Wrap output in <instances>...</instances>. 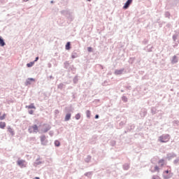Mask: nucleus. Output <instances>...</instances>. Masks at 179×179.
Returning a JSON list of instances; mask_svg holds the SVG:
<instances>
[{
	"label": "nucleus",
	"instance_id": "obj_13",
	"mask_svg": "<svg viewBox=\"0 0 179 179\" xmlns=\"http://www.w3.org/2000/svg\"><path fill=\"white\" fill-rule=\"evenodd\" d=\"M66 50H71V42H68L66 45Z\"/></svg>",
	"mask_w": 179,
	"mask_h": 179
},
{
	"label": "nucleus",
	"instance_id": "obj_6",
	"mask_svg": "<svg viewBox=\"0 0 179 179\" xmlns=\"http://www.w3.org/2000/svg\"><path fill=\"white\" fill-rule=\"evenodd\" d=\"M132 3V0H127V1L125 3L124 6H123V9H128L129 8V5Z\"/></svg>",
	"mask_w": 179,
	"mask_h": 179
},
{
	"label": "nucleus",
	"instance_id": "obj_11",
	"mask_svg": "<svg viewBox=\"0 0 179 179\" xmlns=\"http://www.w3.org/2000/svg\"><path fill=\"white\" fill-rule=\"evenodd\" d=\"M0 45L1 47H3L5 45V42L3 41V39H2V37L0 36Z\"/></svg>",
	"mask_w": 179,
	"mask_h": 179
},
{
	"label": "nucleus",
	"instance_id": "obj_27",
	"mask_svg": "<svg viewBox=\"0 0 179 179\" xmlns=\"http://www.w3.org/2000/svg\"><path fill=\"white\" fill-rule=\"evenodd\" d=\"M95 118H96V119L99 118V115H95Z\"/></svg>",
	"mask_w": 179,
	"mask_h": 179
},
{
	"label": "nucleus",
	"instance_id": "obj_24",
	"mask_svg": "<svg viewBox=\"0 0 179 179\" xmlns=\"http://www.w3.org/2000/svg\"><path fill=\"white\" fill-rule=\"evenodd\" d=\"M33 113H34L33 110H29V114L33 115Z\"/></svg>",
	"mask_w": 179,
	"mask_h": 179
},
{
	"label": "nucleus",
	"instance_id": "obj_2",
	"mask_svg": "<svg viewBox=\"0 0 179 179\" xmlns=\"http://www.w3.org/2000/svg\"><path fill=\"white\" fill-rule=\"evenodd\" d=\"M159 141L162 143H166V142H169V141H170V136L168 134L162 135L159 137Z\"/></svg>",
	"mask_w": 179,
	"mask_h": 179
},
{
	"label": "nucleus",
	"instance_id": "obj_20",
	"mask_svg": "<svg viewBox=\"0 0 179 179\" xmlns=\"http://www.w3.org/2000/svg\"><path fill=\"white\" fill-rule=\"evenodd\" d=\"M76 119L80 120V114L78 113L77 115H76Z\"/></svg>",
	"mask_w": 179,
	"mask_h": 179
},
{
	"label": "nucleus",
	"instance_id": "obj_22",
	"mask_svg": "<svg viewBox=\"0 0 179 179\" xmlns=\"http://www.w3.org/2000/svg\"><path fill=\"white\" fill-rule=\"evenodd\" d=\"M159 170H160V169L159 168V166H155L154 171H159Z\"/></svg>",
	"mask_w": 179,
	"mask_h": 179
},
{
	"label": "nucleus",
	"instance_id": "obj_18",
	"mask_svg": "<svg viewBox=\"0 0 179 179\" xmlns=\"http://www.w3.org/2000/svg\"><path fill=\"white\" fill-rule=\"evenodd\" d=\"M86 115H87V118H90V115H91L90 110L86 111Z\"/></svg>",
	"mask_w": 179,
	"mask_h": 179
},
{
	"label": "nucleus",
	"instance_id": "obj_16",
	"mask_svg": "<svg viewBox=\"0 0 179 179\" xmlns=\"http://www.w3.org/2000/svg\"><path fill=\"white\" fill-rule=\"evenodd\" d=\"M115 73V75H121L122 73V70H116Z\"/></svg>",
	"mask_w": 179,
	"mask_h": 179
},
{
	"label": "nucleus",
	"instance_id": "obj_8",
	"mask_svg": "<svg viewBox=\"0 0 179 179\" xmlns=\"http://www.w3.org/2000/svg\"><path fill=\"white\" fill-rule=\"evenodd\" d=\"M158 164H159L161 167H163V166H164V159H160L158 162Z\"/></svg>",
	"mask_w": 179,
	"mask_h": 179
},
{
	"label": "nucleus",
	"instance_id": "obj_7",
	"mask_svg": "<svg viewBox=\"0 0 179 179\" xmlns=\"http://www.w3.org/2000/svg\"><path fill=\"white\" fill-rule=\"evenodd\" d=\"M6 127V123L5 122H0L1 129H5Z\"/></svg>",
	"mask_w": 179,
	"mask_h": 179
},
{
	"label": "nucleus",
	"instance_id": "obj_19",
	"mask_svg": "<svg viewBox=\"0 0 179 179\" xmlns=\"http://www.w3.org/2000/svg\"><path fill=\"white\" fill-rule=\"evenodd\" d=\"M34 65V62H30L29 64H27V66H28V68H31V66Z\"/></svg>",
	"mask_w": 179,
	"mask_h": 179
},
{
	"label": "nucleus",
	"instance_id": "obj_9",
	"mask_svg": "<svg viewBox=\"0 0 179 179\" xmlns=\"http://www.w3.org/2000/svg\"><path fill=\"white\" fill-rule=\"evenodd\" d=\"M71 120V113H68L66 115L65 121H69Z\"/></svg>",
	"mask_w": 179,
	"mask_h": 179
},
{
	"label": "nucleus",
	"instance_id": "obj_1",
	"mask_svg": "<svg viewBox=\"0 0 179 179\" xmlns=\"http://www.w3.org/2000/svg\"><path fill=\"white\" fill-rule=\"evenodd\" d=\"M29 134H37L38 132V126L34 124L30 126L28 129Z\"/></svg>",
	"mask_w": 179,
	"mask_h": 179
},
{
	"label": "nucleus",
	"instance_id": "obj_17",
	"mask_svg": "<svg viewBox=\"0 0 179 179\" xmlns=\"http://www.w3.org/2000/svg\"><path fill=\"white\" fill-rule=\"evenodd\" d=\"M30 82H34V78H28L27 80V84L30 85Z\"/></svg>",
	"mask_w": 179,
	"mask_h": 179
},
{
	"label": "nucleus",
	"instance_id": "obj_12",
	"mask_svg": "<svg viewBox=\"0 0 179 179\" xmlns=\"http://www.w3.org/2000/svg\"><path fill=\"white\" fill-rule=\"evenodd\" d=\"M26 108H34V110H36V106H34V103H31V105L26 106Z\"/></svg>",
	"mask_w": 179,
	"mask_h": 179
},
{
	"label": "nucleus",
	"instance_id": "obj_29",
	"mask_svg": "<svg viewBox=\"0 0 179 179\" xmlns=\"http://www.w3.org/2000/svg\"><path fill=\"white\" fill-rule=\"evenodd\" d=\"M87 1H91V0H87Z\"/></svg>",
	"mask_w": 179,
	"mask_h": 179
},
{
	"label": "nucleus",
	"instance_id": "obj_10",
	"mask_svg": "<svg viewBox=\"0 0 179 179\" xmlns=\"http://www.w3.org/2000/svg\"><path fill=\"white\" fill-rule=\"evenodd\" d=\"M51 129V127H50V126H46L45 129H43L42 131L43 132H48V131H50V129Z\"/></svg>",
	"mask_w": 179,
	"mask_h": 179
},
{
	"label": "nucleus",
	"instance_id": "obj_15",
	"mask_svg": "<svg viewBox=\"0 0 179 179\" xmlns=\"http://www.w3.org/2000/svg\"><path fill=\"white\" fill-rule=\"evenodd\" d=\"M172 62L173 64H176V62H178V59H177V57L176 56H174L173 58V60H172Z\"/></svg>",
	"mask_w": 179,
	"mask_h": 179
},
{
	"label": "nucleus",
	"instance_id": "obj_5",
	"mask_svg": "<svg viewBox=\"0 0 179 179\" xmlns=\"http://www.w3.org/2000/svg\"><path fill=\"white\" fill-rule=\"evenodd\" d=\"M41 142L42 145H47V142L48 141H47V138L45 137V136H41Z\"/></svg>",
	"mask_w": 179,
	"mask_h": 179
},
{
	"label": "nucleus",
	"instance_id": "obj_25",
	"mask_svg": "<svg viewBox=\"0 0 179 179\" xmlns=\"http://www.w3.org/2000/svg\"><path fill=\"white\" fill-rule=\"evenodd\" d=\"M164 173H166V174H169V173H170V171H169V170L165 171Z\"/></svg>",
	"mask_w": 179,
	"mask_h": 179
},
{
	"label": "nucleus",
	"instance_id": "obj_23",
	"mask_svg": "<svg viewBox=\"0 0 179 179\" xmlns=\"http://www.w3.org/2000/svg\"><path fill=\"white\" fill-rule=\"evenodd\" d=\"M87 50H88L89 52H92V48H88Z\"/></svg>",
	"mask_w": 179,
	"mask_h": 179
},
{
	"label": "nucleus",
	"instance_id": "obj_28",
	"mask_svg": "<svg viewBox=\"0 0 179 179\" xmlns=\"http://www.w3.org/2000/svg\"><path fill=\"white\" fill-rule=\"evenodd\" d=\"M164 178H165V179H168V178H169V177L164 176Z\"/></svg>",
	"mask_w": 179,
	"mask_h": 179
},
{
	"label": "nucleus",
	"instance_id": "obj_14",
	"mask_svg": "<svg viewBox=\"0 0 179 179\" xmlns=\"http://www.w3.org/2000/svg\"><path fill=\"white\" fill-rule=\"evenodd\" d=\"M0 115H1V113H0ZM5 118H6V113H3L2 116H0L1 121H3V120H5Z\"/></svg>",
	"mask_w": 179,
	"mask_h": 179
},
{
	"label": "nucleus",
	"instance_id": "obj_3",
	"mask_svg": "<svg viewBox=\"0 0 179 179\" xmlns=\"http://www.w3.org/2000/svg\"><path fill=\"white\" fill-rule=\"evenodd\" d=\"M17 164H18V166L21 167V169H23V167H26V161L22 159L18 160L17 162Z\"/></svg>",
	"mask_w": 179,
	"mask_h": 179
},
{
	"label": "nucleus",
	"instance_id": "obj_26",
	"mask_svg": "<svg viewBox=\"0 0 179 179\" xmlns=\"http://www.w3.org/2000/svg\"><path fill=\"white\" fill-rule=\"evenodd\" d=\"M38 61V57H36L35 62Z\"/></svg>",
	"mask_w": 179,
	"mask_h": 179
},
{
	"label": "nucleus",
	"instance_id": "obj_4",
	"mask_svg": "<svg viewBox=\"0 0 179 179\" xmlns=\"http://www.w3.org/2000/svg\"><path fill=\"white\" fill-rule=\"evenodd\" d=\"M7 132H8V134H10V135H11V136H15V130H13V129L12 127H10V126H8L7 127Z\"/></svg>",
	"mask_w": 179,
	"mask_h": 179
},
{
	"label": "nucleus",
	"instance_id": "obj_21",
	"mask_svg": "<svg viewBox=\"0 0 179 179\" xmlns=\"http://www.w3.org/2000/svg\"><path fill=\"white\" fill-rule=\"evenodd\" d=\"M55 146H59L60 143L58 141H55Z\"/></svg>",
	"mask_w": 179,
	"mask_h": 179
}]
</instances>
